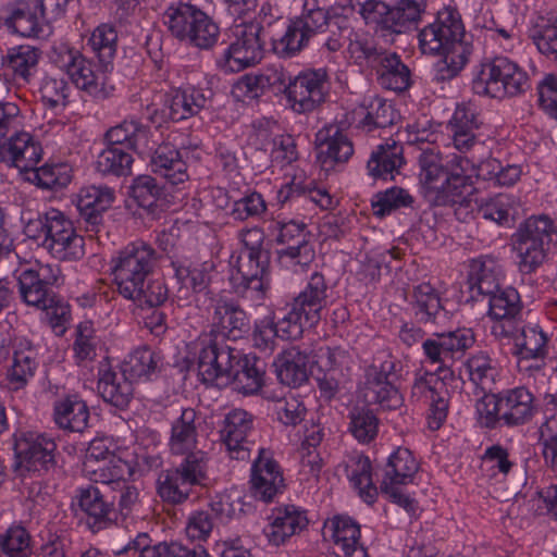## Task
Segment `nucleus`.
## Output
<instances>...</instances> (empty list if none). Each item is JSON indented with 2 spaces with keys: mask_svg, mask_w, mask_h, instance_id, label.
Wrapping results in <instances>:
<instances>
[{
  "mask_svg": "<svg viewBox=\"0 0 557 557\" xmlns=\"http://www.w3.org/2000/svg\"><path fill=\"white\" fill-rule=\"evenodd\" d=\"M412 297L417 320L433 329L435 337L442 338L447 357H453L455 352H465L474 344L472 330L447 329L451 317L443 307L437 292L429 283L414 286Z\"/></svg>",
  "mask_w": 557,
  "mask_h": 557,
  "instance_id": "nucleus-1",
  "label": "nucleus"
},
{
  "mask_svg": "<svg viewBox=\"0 0 557 557\" xmlns=\"http://www.w3.org/2000/svg\"><path fill=\"white\" fill-rule=\"evenodd\" d=\"M530 87L527 72L507 57H495L482 64L478 77L472 83L475 94L492 98L515 97Z\"/></svg>",
  "mask_w": 557,
  "mask_h": 557,
  "instance_id": "nucleus-2",
  "label": "nucleus"
},
{
  "mask_svg": "<svg viewBox=\"0 0 557 557\" xmlns=\"http://www.w3.org/2000/svg\"><path fill=\"white\" fill-rule=\"evenodd\" d=\"M157 251L145 243H135L120 251L112 268L117 290L123 297L139 295V286L153 272Z\"/></svg>",
  "mask_w": 557,
  "mask_h": 557,
  "instance_id": "nucleus-3",
  "label": "nucleus"
},
{
  "mask_svg": "<svg viewBox=\"0 0 557 557\" xmlns=\"http://www.w3.org/2000/svg\"><path fill=\"white\" fill-rule=\"evenodd\" d=\"M332 18L330 10L319 7L317 0H306L301 15L290 21L274 50L284 58L298 54L312 37L325 30Z\"/></svg>",
  "mask_w": 557,
  "mask_h": 557,
  "instance_id": "nucleus-4",
  "label": "nucleus"
},
{
  "mask_svg": "<svg viewBox=\"0 0 557 557\" xmlns=\"http://www.w3.org/2000/svg\"><path fill=\"white\" fill-rule=\"evenodd\" d=\"M207 457L201 450L186 456L182 462L162 471L158 478V494L170 504H182L189 494L191 486L206 479Z\"/></svg>",
  "mask_w": 557,
  "mask_h": 557,
  "instance_id": "nucleus-5",
  "label": "nucleus"
},
{
  "mask_svg": "<svg viewBox=\"0 0 557 557\" xmlns=\"http://www.w3.org/2000/svg\"><path fill=\"white\" fill-rule=\"evenodd\" d=\"M263 26L251 21L235 26V40L228 46L219 61L226 71L239 72L258 64L264 57Z\"/></svg>",
  "mask_w": 557,
  "mask_h": 557,
  "instance_id": "nucleus-6",
  "label": "nucleus"
},
{
  "mask_svg": "<svg viewBox=\"0 0 557 557\" xmlns=\"http://www.w3.org/2000/svg\"><path fill=\"white\" fill-rule=\"evenodd\" d=\"M470 46L465 40V28L457 10L445 8L437 12L435 22L419 33V46L425 54L454 52L456 46Z\"/></svg>",
  "mask_w": 557,
  "mask_h": 557,
  "instance_id": "nucleus-7",
  "label": "nucleus"
},
{
  "mask_svg": "<svg viewBox=\"0 0 557 557\" xmlns=\"http://www.w3.org/2000/svg\"><path fill=\"white\" fill-rule=\"evenodd\" d=\"M470 161L466 158L455 157L451 161V172L441 190L444 202L433 203V207L456 206L455 213L458 218L466 219L478 207L476 188L471 176L467 175L466 165Z\"/></svg>",
  "mask_w": 557,
  "mask_h": 557,
  "instance_id": "nucleus-8",
  "label": "nucleus"
},
{
  "mask_svg": "<svg viewBox=\"0 0 557 557\" xmlns=\"http://www.w3.org/2000/svg\"><path fill=\"white\" fill-rule=\"evenodd\" d=\"M397 374L395 363L385 360L377 368L369 367L362 388V398L368 405H379L382 409L395 410L403 405V396L395 386Z\"/></svg>",
  "mask_w": 557,
  "mask_h": 557,
  "instance_id": "nucleus-9",
  "label": "nucleus"
},
{
  "mask_svg": "<svg viewBox=\"0 0 557 557\" xmlns=\"http://www.w3.org/2000/svg\"><path fill=\"white\" fill-rule=\"evenodd\" d=\"M327 73L324 69L301 72L285 87V95L292 109L307 113L325 101Z\"/></svg>",
  "mask_w": 557,
  "mask_h": 557,
  "instance_id": "nucleus-10",
  "label": "nucleus"
},
{
  "mask_svg": "<svg viewBox=\"0 0 557 557\" xmlns=\"http://www.w3.org/2000/svg\"><path fill=\"white\" fill-rule=\"evenodd\" d=\"M55 449L54 441L45 435L23 434L15 440L14 444L16 466L39 473L54 470Z\"/></svg>",
  "mask_w": 557,
  "mask_h": 557,
  "instance_id": "nucleus-11",
  "label": "nucleus"
},
{
  "mask_svg": "<svg viewBox=\"0 0 557 557\" xmlns=\"http://www.w3.org/2000/svg\"><path fill=\"white\" fill-rule=\"evenodd\" d=\"M238 349L210 337L199 351L198 374L201 381L207 384H218L219 380L227 382Z\"/></svg>",
  "mask_w": 557,
  "mask_h": 557,
  "instance_id": "nucleus-12",
  "label": "nucleus"
},
{
  "mask_svg": "<svg viewBox=\"0 0 557 557\" xmlns=\"http://www.w3.org/2000/svg\"><path fill=\"white\" fill-rule=\"evenodd\" d=\"M250 321L246 311L235 301L220 298L214 306L210 337L222 342L238 341L250 333Z\"/></svg>",
  "mask_w": 557,
  "mask_h": 557,
  "instance_id": "nucleus-13",
  "label": "nucleus"
},
{
  "mask_svg": "<svg viewBox=\"0 0 557 557\" xmlns=\"http://www.w3.org/2000/svg\"><path fill=\"white\" fill-rule=\"evenodd\" d=\"M110 493V486L102 491L92 485L79 490L78 506L88 516L87 523L92 532H99L117 520L114 497Z\"/></svg>",
  "mask_w": 557,
  "mask_h": 557,
  "instance_id": "nucleus-14",
  "label": "nucleus"
},
{
  "mask_svg": "<svg viewBox=\"0 0 557 557\" xmlns=\"http://www.w3.org/2000/svg\"><path fill=\"white\" fill-rule=\"evenodd\" d=\"M250 491L255 498L269 503L284 488V479L272 454L260 448L251 468Z\"/></svg>",
  "mask_w": 557,
  "mask_h": 557,
  "instance_id": "nucleus-15",
  "label": "nucleus"
},
{
  "mask_svg": "<svg viewBox=\"0 0 557 557\" xmlns=\"http://www.w3.org/2000/svg\"><path fill=\"white\" fill-rule=\"evenodd\" d=\"M58 275L50 273V267H41L38 271L27 269L17 277L21 299L28 306L47 308L53 301L54 293L51 286L55 284Z\"/></svg>",
  "mask_w": 557,
  "mask_h": 557,
  "instance_id": "nucleus-16",
  "label": "nucleus"
},
{
  "mask_svg": "<svg viewBox=\"0 0 557 557\" xmlns=\"http://www.w3.org/2000/svg\"><path fill=\"white\" fill-rule=\"evenodd\" d=\"M314 145L317 159L323 168L346 162L354 153L351 140L337 124L322 127L315 134Z\"/></svg>",
  "mask_w": 557,
  "mask_h": 557,
  "instance_id": "nucleus-17",
  "label": "nucleus"
},
{
  "mask_svg": "<svg viewBox=\"0 0 557 557\" xmlns=\"http://www.w3.org/2000/svg\"><path fill=\"white\" fill-rule=\"evenodd\" d=\"M267 363L253 355H244L238 350L227 379L234 388L244 395L258 393L265 382Z\"/></svg>",
  "mask_w": 557,
  "mask_h": 557,
  "instance_id": "nucleus-18",
  "label": "nucleus"
},
{
  "mask_svg": "<svg viewBox=\"0 0 557 557\" xmlns=\"http://www.w3.org/2000/svg\"><path fill=\"white\" fill-rule=\"evenodd\" d=\"M419 177L424 199L430 206L444 202V196L441 195V190L449 177L451 166H445L442 163L441 156L431 150L421 152L419 156Z\"/></svg>",
  "mask_w": 557,
  "mask_h": 557,
  "instance_id": "nucleus-19",
  "label": "nucleus"
},
{
  "mask_svg": "<svg viewBox=\"0 0 557 557\" xmlns=\"http://www.w3.org/2000/svg\"><path fill=\"white\" fill-rule=\"evenodd\" d=\"M7 154L13 165L27 176L30 171L37 169L42 148L30 134L20 133L10 135L8 141L0 144L1 159H5Z\"/></svg>",
  "mask_w": 557,
  "mask_h": 557,
  "instance_id": "nucleus-20",
  "label": "nucleus"
},
{
  "mask_svg": "<svg viewBox=\"0 0 557 557\" xmlns=\"http://www.w3.org/2000/svg\"><path fill=\"white\" fill-rule=\"evenodd\" d=\"M326 289L324 276L314 273L305 289L294 298L292 305L305 317L308 326H313L321 320L327 304Z\"/></svg>",
  "mask_w": 557,
  "mask_h": 557,
  "instance_id": "nucleus-21",
  "label": "nucleus"
},
{
  "mask_svg": "<svg viewBox=\"0 0 557 557\" xmlns=\"http://www.w3.org/2000/svg\"><path fill=\"white\" fill-rule=\"evenodd\" d=\"M0 26L23 37H39L42 32L36 10L24 1L0 8Z\"/></svg>",
  "mask_w": 557,
  "mask_h": 557,
  "instance_id": "nucleus-22",
  "label": "nucleus"
},
{
  "mask_svg": "<svg viewBox=\"0 0 557 557\" xmlns=\"http://www.w3.org/2000/svg\"><path fill=\"white\" fill-rule=\"evenodd\" d=\"M97 388L106 403L120 409L126 408L133 398V380L123 370L115 372L101 368Z\"/></svg>",
  "mask_w": 557,
  "mask_h": 557,
  "instance_id": "nucleus-23",
  "label": "nucleus"
},
{
  "mask_svg": "<svg viewBox=\"0 0 557 557\" xmlns=\"http://www.w3.org/2000/svg\"><path fill=\"white\" fill-rule=\"evenodd\" d=\"M488 314L498 320L499 323L493 326L496 335L510 336L513 333V320L521 311L520 296L513 288L500 290L488 300Z\"/></svg>",
  "mask_w": 557,
  "mask_h": 557,
  "instance_id": "nucleus-24",
  "label": "nucleus"
},
{
  "mask_svg": "<svg viewBox=\"0 0 557 557\" xmlns=\"http://www.w3.org/2000/svg\"><path fill=\"white\" fill-rule=\"evenodd\" d=\"M251 428L252 416L243 409H235L225 417L224 426L220 433L227 449L235 454L232 458L245 459L247 448L244 444Z\"/></svg>",
  "mask_w": 557,
  "mask_h": 557,
  "instance_id": "nucleus-25",
  "label": "nucleus"
},
{
  "mask_svg": "<svg viewBox=\"0 0 557 557\" xmlns=\"http://www.w3.org/2000/svg\"><path fill=\"white\" fill-rule=\"evenodd\" d=\"M307 525L308 519L305 512L298 510L294 505H286L276 509L273 522L269 524L264 533L271 544L278 546Z\"/></svg>",
  "mask_w": 557,
  "mask_h": 557,
  "instance_id": "nucleus-26",
  "label": "nucleus"
},
{
  "mask_svg": "<svg viewBox=\"0 0 557 557\" xmlns=\"http://www.w3.org/2000/svg\"><path fill=\"white\" fill-rule=\"evenodd\" d=\"M309 357L297 347L284 350L275 360L280 382L290 387H299L309 379Z\"/></svg>",
  "mask_w": 557,
  "mask_h": 557,
  "instance_id": "nucleus-27",
  "label": "nucleus"
},
{
  "mask_svg": "<svg viewBox=\"0 0 557 557\" xmlns=\"http://www.w3.org/2000/svg\"><path fill=\"white\" fill-rule=\"evenodd\" d=\"M197 413L193 408H185L181 416L172 423L170 436V450L175 455L189 456L195 454L197 446Z\"/></svg>",
  "mask_w": 557,
  "mask_h": 557,
  "instance_id": "nucleus-28",
  "label": "nucleus"
},
{
  "mask_svg": "<svg viewBox=\"0 0 557 557\" xmlns=\"http://www.w3.org/2000/svg\"><path fill=\"white\" fill-rule=\"evenodd\" d=\"M89 408L76 395L66 396L54 404V421L60 429L70 432H83L89 420Z\"/></svg>",
  "mask_w": 557,
  "mask_h": 557,
  "instance_id": "nucleus-29",
  "label": "nucleus"
},
{
  "mask_svg": "<svg viewBox=\"0 0 557 557\" xmlns=\"http://www.w3.org/2000/svg\"><path fill=\"white\" fill-rule=\"evenodd\" d=\"M151 165L154 173L163 176L172 185L184 183L188 178L187 164L171 144H162L156 149Z\"/></svg>",
  "mask_w": 557,
  "mask_h": 557,
  "instance_id": "nucleus-30",
  "label": "nucleus"
},
{
  "mask_svg": "<svg viewBox=\"0 0 557 557\" xmlns=\"http://www.w3.org/2000/svg\"><path fill=\"white\" fill-rule=\"evenodd\" d=\"M114 200V190L108 186H87L81 189L77 209L81 215L92 225L99 224L101 214Z\"/></svg>",
  "mask_w": 557,
  "mask_h": 557,
  "instance_id": "nucleus-31",
  "label": "nucleus"
},
{
  "mask_svg": "<svg viewBox=\"0 0 557 557\" xmlns=\"http://www.w3.org/2000/svg\"><path fill=\"white\" fill-rule=\"evenodd\" d=\"M500 398V417L507 425H520L532 418L533 395L525 387L510 389Z\"/></svg>",
  "mask_w": 557,
  "mask_h": 557,
  "instance_id": "nucleus-32",
  "label": "nucleus"
},
{
  "mask_svg": "<svg viewBox=\"0 0 557 557\" xmlns=\"http://www.w3.org/2000/svg\"><path fill=\"white\" fill-rule=\"evenodd\" d=\"M70 61L65 64L66 75L79 89L95 96L107 97V92L100 86L99 77L92 71L90 62L81 54L69 53Z\"/></svg>",
  "mask_w": 557,
  "mask_h": 557,
  "instance_id": "nucleus-33",
  "label": "nucleus"
},
{
  "mask_svg": "<svg viewBox=\"0 0 557 557\" xmlns=\"http://www.w3.org/2000/svg\"><path fill=\"white\" fill-rule=\"evenodd\" d=\"M40 50L29 45H21L9 49L5 64L12 71L13 77L29 83L36 74Z\"/></svg>",
  "mask_w": 557,
  "mask_h": 557,
  "instance_id": "nucleus-34",
  "label": "nucleus"
},
{
  "mask_svg": "<svg viewBox=\"0 0 557 557\" xmlns=\"http://www.w3.org/2000/svg\"><path fill=\"white\" fill-rule=\"evenodd\" d=\"M201 10L195 5L187 3H180L177 7H170L164 17L165 24L170 33L180 40H187L189 42L190 37L197 25L198 14H201Z\"/></svg>",
  "mask_w": 557,
  "mask_h": 557,
  "instance_id": "nucleus-35",
  "label": "nucleus"
},
{
  "mask_svg": "<svg viewBox=\"0 0 557 557\" xmlns=\"http://www.w3.org/2000/svg\"><path fill=\"white\" fill-rule=\"evenodd\" d=\"M376 73L379 83L387 89L404 91L410 86V71L396 53L382 57Z\"/></svg>",
  "mask_w": 557,
  "mask_h": 557,
  "instance_id": "nucleus-36",
  "label": "nucleus"
},
{
  "mask_svg": "<svg viewBox=\"0 0 557 557\" xmlns=\"http://www.w3.org/2000/svg\"><path fill=\"white\" fill-rule=\"evenodd\" d=\"M92 51L97 54L103 72L113 70V59L116 52L117 33L110 24L99 25L88 40Z\"/></svg>",
  "mask_w": 557,
  "mask_h": 557,
  "instance_id": "nucleus-37",
  "label": "nucleus"
},
{
  "mask_svg": "<svg viewBox=\"0 0 557 557\" xmlns=\"http://www.w3.org/2000/svg\"><path fill=\"white\" fill-rule=\"evenodd\" d=\"M404 163L403 147L393 143L392 145L379 146L368 161L367 168L374 178L386 180L387 175L393 178V172Z\"/></svg>",
  "mask_w": 557,
  "mask_h": 557,
  "instance_id": "nucleus-38",
  "label": "nucleus"
},
{
  "mask_svg": "<svg viewBox=\"0 0 557 557\" xmlns=\"http://www.w3.org/2000/svg\"><path fill=\"white\" fill-rule=\"evenodd\" d=\"M134 159L122 146H107L97 157L96 170L103 175L127 176L132 174Z\"/></svg>",
  "mask_w": 557,
  "mask_h": 557,
  "instance_id": "nucleus-39",
  "label": "nucleus"
},
{
  "mask_svg": "<svg viewBox=\"0 0 557 557\" xmlns=\"http://www.w3.org/2000/svg\"><path fill=\"white\" fill-rule=\"evenodd\" d=\"M269 256L257 259L249 252H243L237 259V273L233 276L234 281H239V286L244 289H259L262 287V276L267 272Z\"/></svg>",
  "mask_w": 557,
  "mask_h": 557,
  "instance_id": "nucleus-40",
  "label": "nucleus"
},
{
  "mask_svg": "<svg viewBox=\"0 0 557 557\" xmlns=\"http://www.w3.org/2000/svg\"><path fill=\"white\" fill-rule=\"evenodd\" d=\"M417 471L418 463L411 451L407 448L399 447L387 459L382 482L407 484Z\"/></svg>",
  "mask_w": 557,
  "mask_h": 557,
  "instance_id": "nucleus-41",
  "label": "nucleus"
},
{
  "mask_svg": "<svg viewBox=\"0 0 557 557\" xmlns=\"http://www.w3.org/2000/svg\"><path fill=\"white\" fill-rule=\"evenodd\" d=\"M527 235L513 234L512 246L519 257V270L524 274L535 271L546 257V243H540L534 239L525 238Z\"/></svg>",
  "mask_w": 557,
  "mask_h": 557,
  "instance_id": "nucleus-42",
  "label": "nucleus"
},
{
  "mask_svg": "<svg viewBox=\"0 0 557 557\" xmlns=\"http://www.w3.org/2000/svg\"><path fill=\"white\" fill-rule=\"evenodd\" d=\"M132 473L133 468L131 463L117 455L109 456L107 460L95 465V468L87 472L91 481L102 483L106 486L110 484L121 485Z\"/></svg>",
  "mask_w": 557,
  "mask_h": 557,
  "instance_id": "nucleus-43",
  "label": "nucleus"
},
{
  "mask_svg": "<svg viewBox=\"0 0 557 557\" xmlns=\"http://www.w3.org/2000/svg\"><path fill=\"white\" fill-rule=\"evenodd\" d=\"M25 180L44 189L60 190L72 181V169L66 163L44 165L30 171Z\"/></svg>",
  "mask_w": 557,
  "mask_h": 557,
  "instance_id": "nucleus-44",
  "label": "nucleus"
},
{
  "mask_svg": "<svg viewBox=\"0 0 557 557\" xmlns=\"http://www.w3.org/2000/svg\"><path fill=\"white\" fill-rule=\"evenodd\" d=\"M161 194V188L158 186L156 178L149 175L138 176L132 186L134 200L152 215H158L162 211Z\"/></svg>",
  "mask_w": 557,
  "mask_h": 557,
  "instance_id": "nucleus-45",
  "label": "nucleus"
},
{
  "mask_svg": "<svg viewBox=\"0 0 557 557\" xmlns=\"http://www.w3.org/2000/svg\"><path fill=\"white\" fill-rule=\"evenodd\" d=\"M467 286L472 301L479 298L496 296L499 290V284L494 272L483 263H473L468 274Z\"/></svg>",
  "mask_w": 557,
  "mask_h": 557,
  "instance_id": "nucleus-46",
  "label": "nucleus"
},
{
  "mask_svg": "<svg viewBox=\"0 0 557 557\" xmlns=\"http://www.w3.org/2000/svg\"><path fill=\"white\" fill-rule=\"evenodd\" d=\"M425 7V0H400L396 7L391 8L387 29L397 34L404 33L420 20Z\"/></svg>",
  "mask_w": 557,
  "mask_h": 557,
  "instance_id": "nucleus-47",
  "label": "nucleus"
},
{
  "mask_svg": "<svg viewBox=\"0 0 557 557\" xmlns=\"http://www.w3.org/2000/svg\"><path fill=\"white\" fill-rule=\"evenodd\" d=\"M32 537L25 527L13 524L0 534V557H30Z\"/></svg>",
  "mask_w": 557,
  "mask_h": 557,
  "instance_id": "nucleus-48",
  "label": "nucleus"
},
{
  "mask_svg": "<svg viewBox=\"0 0 557 557\" xmlns=\"http://www.w3.org/2000/svg\"><path fill=\"white\" fill-rule=\"evenodd\" d=\"M160 357L148 347L134 350L124 362L122 370L133 381L149 377L158 370Z\"/></svg>",
  "mask_w": 557,
  "mask_h": 557,
  "instance_id": "nucleus-49",
  "label": "nucleus"
},
{
  "mask_svg": "<svg viewBox=\"0 0 557 557\" xmlns=\"http://www.w3.org/2000/svg\"><path fill=\"white\" fill-rule=\"evenodd\" d=\"M84 237L78 235L74 228L65 235L46 243L45 248L58 260L76 261L84 257Z\"/></svg>",
  "mask_w": 557,
  "mask_h": 557,
  "instance_id": "nucleus-50",
  "label": "nucleus"
},
{
  "mask_svg": "<svg viewBox=\"0 0 557 557\" xmlns=\"http://www.w3.org/2000/svg\"><path fill=\"white\" fill-rule=\"evenodd\" d=\"M372 467L369 457L359 456L354 461V468L348 475L360 497L368 504H372L377 496V488L372 481Z\"/></svg>",
  "mask_w": 557,
  "mask_h": 557,
  "instance_id": "nucleus-51",
  "label": "nucleus"
},
{
  "mask_svg": "<svg viewBox=\"0 0 557 557\" xmlns=\"http://www.w3.org/2000/svg\"><path fill=\"white\" fill-rule=\"evenodd\" d=\"M454 52L438 53L443 58L434 65V79L445 82L454 78L468 61L471 53V46H456Z\"/></svg>",
  "mask_w": 557,
  "mask_h": 557,
  "instance_id": "nucleus-52",
  "label": "nucleus"
},
{
  "mask_svg": "<svg viewBox=\"0 0 557 557\" xmlns=\"http://www.w3.org/2000/svg\"><path fill=\"white\" fill-rule=\"evenodd\" d=\"M299 197L309 199L322 209H330L333 206V198L326 189L301 186L295 183L281 188L277 195L278 201L282 203Z\"/></svg>",
  "mask_w": 557,
  "mask_h": 557,
  "instance_id": "nucleus-53",
  "label": "nucleus"
},
{
  "mask_svg": "<svg viewBox=\"0 0 557 557\" xmlns=\"http://www.w3.org/2000/svg\"><path fill=\"white\" fill-rule=\"evenodd\" d=\"M377 425L376 416L369 409L355 408L350 412L349 430L359 442H371L377 434Z\"/></svg>",
  "mask_w": 557,
  "mask_h": 557,
  "instance_id": "nucleus-54",
  "label": "nucleus"
},
{
  "mask_svg": "<svg viewBox=\"0 0 557 557\" xmlns=\"http://www.w3.org/2000/svg\"><path fill=\"white\" fill-rule=\"evenodd\" d=\"M285 248L277 251L281 261H289L294 265L306 267L314 259V249L310 244L309 235L305 236V240L288 239L280 243Z\"/></svg>",
  "mask_w": 557,
  "mask_h": 557,
  "instance_id": "nucleus-55",
  "label": "nucleus"
},
{
  "mask_svg": "<svg viewBox=\"0 0 557 557\" xmlns=\"http://www.w3.org/2000/svg\"><path fill=\"white\" fill-rule=\"evenodd\" d=\"M376 200L372 202L375 209L374 213L379 216H384L393 210L409 207L413 202L412 196L404 188L393 187L384 193H379Z\"/></svg>",
  "mask_w": 557,
  "mask_h": 557,
  "instance_id": "nucleus-56",
  "label": "nucleus"
},
{
  "mask_svg": "<svg viewBox=\"0 0 557 557\" xmlns=\"http://www.w3.org/2000/svg\"><path fill=\"white\" fill-rule=\"evenodd\" d=\"M466 368L470 380L482 389L494 382L496 370L486 352L480 351L470 357L466 362Z\"/></svg>",
  "mask_w": 557,
  "mask_h": 557,
  "instance_id": "nucleus-57",
  "label": "nucleus"
},
{
  "mask_svg": "<svg viewBox=\"0 0 557 557\" xmlns=\"http://www.w3.org/2000/svg\"><path fill=\"white\" fill-rule=\"evenodd\" d=\"M139 288V295L125 298L137 301L140 306L146 305L149 308H157L162 306L169 297L168 286L161 278L148 280L147 283H141Z\"/></svg>",
  "mask_w": 557,
  "mask_h": 557,
  "instance_id": "nucleus-58",
  "label": "nucleus"
},
{
  "mask_svg": "<svg viewBox=\"0 0 557 557\" xmlns=\"http://www.w3.org/2000/svg\"><path fill=\"white\" fill-rule=\"evenodd\" d=\"M366 108L367 114L362 120L363 125H371L375 128H385L394 123V110L384 99L372 97L366 104Z\"/></svg>",
  "mask_w": 557,
  "mask_h": 557,
  "instance_id": "nucleus-59",
  "label": "nucleus"
},
{
  "mask_svg": "<svg viewBox=\"0 0 557 557\" xmlns=\"http://www.w3.org/2000/svg\"><path fill=\"white\" fill-rule=\"evenodd\" d=\"M546 335L536 327H523L516 343L517 356H545Z\"/></svg>",
  "mask_w": 557,
  "mask_h": 557,
  "instance_id": "nucleus-60",
  "label": "nucleus"
},
{
  "mask_svg": "<svg viewBox=\"0 0 557 557\" xmlns=\"http://www.w3.org/2000/svg\"><path fill=\"white\" fill-rule=\"evenodd\" d=\"M42 99L51 107L66 104L69 85L63 73H57L45 78L40 88Z\"/></svg>",
  "mask_w": 557,
  "mask_h": 557,
  "instance_id": "nucleus-61",
  "label": "nucleus"
},
{
  "mask_svg": "<svg viewBox=\"0 0 557 557\" xmlns=\"http://www.w3.org/2000/svg\"><path fill=\"white\" fill-rule=\"evenodd\" d=\"M219 34V26L202 11L198 14L197 25L189 44L200 49H209L216 42Z\"/></svg>",
  "mask_w": 557,
  "mask_h": 557,
  "instance_id": "nucleus-62",
  "label": "nucleus"
},
{
  "mask_svg": "<svg viewBox=\"0 0 557 557\" xmlns=\"http://www.w3.org/2000/svg\"><path fill=\"white\" fill-rule=\"evenodd\" d=\"M332 537L342 548L356 544L360 537V527L349 517L338 516L332 520Z\"/></svg>",
  "mask_w": 557,
  "mask_h": 557,
  "instance_id": "nucleus-63",
  "label": "nucleus"
},
{
  "mask_svg": "<svg viewBox=\"0 0 557 557\" xmlns=\"http://www.w3.org/2000/svg\"><path fill=\"white\" fill-rule=\"evenodd\" d=\"M320 367L329 373L344 376V369L349 368L350 355L347 350L341 347H326L320 349Z\"/></svg>",
  "mask_w": 557,
  "mask_h": 557,
  "instance_id": "nucleus-64",
  "label": "nucleus"
}]
</instances>
